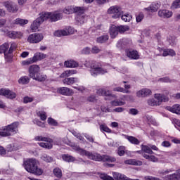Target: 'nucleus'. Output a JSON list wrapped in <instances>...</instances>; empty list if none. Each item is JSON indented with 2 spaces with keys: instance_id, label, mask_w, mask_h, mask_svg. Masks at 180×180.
Here are the masks:
<instances>
[{
  "instance_id": "f704fd0d",
  "label": "nucleus",
  "mask_w": 180,
  "mask_h": 180,
  "mask_svg": "<svg viewBox=\"0 0 180 180\" xmlns=\"http://www.w3.org/2000/svg\"><path fill=\"white\" fill-rule=\"evenodd\" d=\"M28 23L29 20L22 18H16L14 20V25H20V26H25V25H27Z\"/></svg>"
},
{
  "instance_id": "20e7f679",
  "label": "nucleus",
  "mask_w": 180,
  "mask_h": 180,
  "mask_svg": "<svg viewBox=\"0 0 180 180\" xmlns=\"http://www.w3.org/2000/svg\"><path fill=\"white\" fill-rule=\"evenodd\" d=\"M19 122H14L11 124L5 126L0 129L1 137H9V136H13L18 131Z\"/></svg>"
},
{
  "instance_id": "473e14b6",
  "label": "nucleus",
  "mask_w": 180,
  "mask_h": 180,
  "mask_svg": "<svg viewBox=\"0 0 180 180\" xmlns=\"http://www.w3.org/2000/svg\"><path fill=\"white\" fill-rule=\"evenodd\" d=\"M32 79H35L36 81H39V82H43L46 81V79H47V76L38 73L35 75L34 77H32Z\"/></svg>"
},
{
  "instance_id": "8fccbe9b",
  "label": "nucleus",
  "mask_w": 180,
  "mask_h": 180,
  "mask_svg": "<svg viewBox=\"0 0 180 180\" xmlns=\"http://www.w3.org/2000/svg\"><path fill=\"white\" fill-rule=\"evenodd\" d=\"M179 8H180V1L175 0L171 6V9H178Z\"/></svg>"
},
{
  "instance_id": "a211bd4d",
  "label": "nucleus",
  "mask_w": 180,
  "mask_h": 180,
  "mask_svg": "<svg viewBox=\"0 0 180 180\" xmlns=\"http://www.w3.org/2000/svg\"><path fill=\"white\" fill-rule=\"evenodd\" d=\"M126 54L131 60H139L140 58V55L136 50L129 49L126 51Z\"/></svg>"
},
{
  "instance_id": "f3484780",
  "label": "nucleus",
  "mask_w": 180,
  "mask_h": 180,
  "mask_svg": "<svg viewBox=\"0 0 180 180\" xmlns=\"http://www.w3.org/2000/svg\"><path fill=\"white\" fill-rule=\"evenodd\" d=\"M40 72V67L37 65H32L29 68L30 78H34L35 75H37Z\"/></svg>"
},
{
  "instance_id": "bb28decb",
  "label": "nucleus",
  "mask_w": 180,
  "mask_h": 180,
  "mask_svg": "<svg viewBox=\"0 0 180 180\" xmlns=\"http://www.w3.org/2000/svg\"><path fill=\"white\" fill-rule=\"evenodd\" d=\"M167 110H169V112H172V113H176L178 115L180 112V105L179 104H175L173 106H167L166 107Z\"/></svg>"
},
{
  "instance_id": "c9c22d12",
  "label": "nucleus",
  "mask_w": 180,
  "mask_h": 180,
  "mask_svg": "<svg viewBox=\"0 0 180 180\" xmlns=\"http://www.w3.org/2000/svg\"><path fill=\"white\" fill-rule=\"evenodd\" d=\"M103 162H116V158L115 157L103 155Z\"/></svg>"
},
{
  "instance_id": "c85d7f7f",
  "label": "nucleus",
  "mask_w": 180,
  "mask_h": 180,
  "mask_svg": "<svg viewBox=\"0 0 180 180\" xmlns=\"http://www.w3.org/2000/svg\"><path fill=\"white\" fill-rule=\"evenodd\" d=\"M75 82H78V79L77 77L65 78L63 80V83L65 85H72L73 84H75Z\"/></svg>"
},
{
  "instance_id": "423d86ee",
  "label": "nucleus",
  "mask_w": 180,
  "mask_h": 180,
  "mask_svg": "<svg viewBox=\"0 0 180 180\" xmlns=\"http://www.w3.org/2000/svg\"><path fill=\"white\" fill-rule=\"evenodd\" d=\"M130 30V27L127 25H120V26H116L115 25H112L110 26L109 32H110V36L112 39L116 38L117 34L120 33L121 34L124 33V32H128V30Z\"/></svg>"
},
{
  "instance_id": "39448f33",
  "label": "nucleus",
  "mask_w": 180,
  "mask_h": 180,
  "mask_svg": "<svg viewBox=\"0 0 180 180\" xmlns=\"http://www.w3.org/2000/svg\"><path fill=\"white\" fill-rule=\"evenodd\" d=\"M74 150L75 151L78 153V154H80V155H86V157H88L89 160H93L94 161H102L103 159V155H101V154L98 153H92L78 146L75 147Z\"/></svg>"
},
{
  "instance_id": "7c9ffc66",
  "label": "nucleus",
  "mask_w": 180,
  "mask_h": 180,
  "mask_svg": "<svg viewBox=\"0 0 180 180\" xmlns=\"http://www.w3.org/2000/svg\"><path fill=\"white\" fill-rule=\"evenodd\" d=\"M125 139L128 140L131 144H134L135 146H139V144H140V141L134 136L126 135Z\"/></svg>"
},
{
  "instance_id": "cd10ccee",
  "label": "nucleus",
  "mask_w": 180,
  "mask_h": 180,
  "mask_svg": "<svg viewBox=\"0 0 180 180\" xmlns=\"http://www.w3.org/2000/svg\"><path fill=\"white\" fill-rule=\"evenodd\" d=\"M74 74H77V70H68L66 71H64L60 75V78H68V77H71V75H74Z\"/></svg>"
},
{
  "instance_id": "6e6d98bb",
  "label": "nucleus",
  "mask_w": 180,
  "mask_h": 180,
  "mask_svg": "<svg viewBox=\"0 0 180 180\" xmlns=\"http://www.w3.org/2000/svg\"><path fill=\"white\" fill-rule=\"evenodd\" d=\"M33 101H34L33 97L25 96L23 98L24 103H30V102H33Z\"/></svg>"
},
{
  "instance_id": "680f3d73",
  "label": "nucleus",
  "mask_w": 180,
  "mask_h": 180,
  "mask_svg": "<svg viewBox=\"0 0 180 180\" xmlns=\"http://www.w3.org/2000/svg\"><path fill=\"white\" fill-rule=\"evenodd\" d=\"M147 119H148V123H150V124H153V126H157V122H155V120H154L150 117H147Z\"/></svg>"
},
{
  "instance_id": "412c9836",
  "label": "nucleus",
  "mask_w": 180,
  "mask_h": 180,
  "mask_svg": "<svg viewBox=\"0 0 180 180\" xmlns=\"http://www.w3.org/2000/svg\"><path fill=\"white\" fill-rule=\"evenodd\" d=\"M135 153H137L138 154H141L143 158L148 160V161H152V162H157V161H158V158H157L155 156L145 154L143 152V149H141V150H137Z\"/></svg>"
},
{
  "instance_id": "69168bd1",
  "label": "nucleus",
  "mask_w": 180,
  "mask_h": 180,
  "mask_svg": "<svg viewBox=\"0 0 180 180\" xmlns=\"http://www.w3.org/2000/svg\"><path fill=\"white\" fill-rule=\"evenodd\" d=\"M162 82H172V80L169 77H164L160 79Z\"/></svg>"
},
{
  "instance_id": "0eeeda50",
  "label": "nucleus",
  "mask_w": 180,
  "mask_h": 180,
  "mask_svg": "<svg viewBox=\"0 0 180 180\" xmlns=\"http://www.w3.org/2000/svg\"><path fill=\"white\" fill-rule=\"evenodd\" d=\"M155 98L156 101L154 98L148 100L149 106H160L162 102H168L169 101V98L164 94H155Z\"/></svg>"
},
{
  "instance_id": "5fc2aeb1",
  "label": "nucleus",
  "mask_w": 180,
  "mask_h": 180,
  "mask_svg": "<svg viewBox=\"0 0 180 180\" xmlns=\"http://www.w3.org/2000/svg\"><path fill=\"white\" fill-rule=\"evenodd\" d=\"M173 123H174L176 129H177V130L180 131V120L176 118H174V119H173Z\"/></svg>"
},
{
  "instance_id": "052dcab7",
  "label": "nucleus",
  "mask_w": 180,
  "mask_h": 180,
  "mask_svg": "<svg viewBox=\"0 0 180 180\" xmlns=\"http://www.w3.org/2000/svg\"><path fill=\"white\" fill-rule=\"evenodd\" d=\"M15 49H16V44L13 43L11 44L9 51H8V54H12L13 50H15Z\"/></svg>"
},
{
  "instance_id": "1a4fd4ad",
  "label": "nucleus",
  "mask_w": 180,
  "mask_h": 180,
  "mask_svg": "<svg viewBox=\"0 0 180 180\" xmlns=\"http://www.w3.org/2000/svg\"><path fill=\"white\" fill-rule=\"evenodd\" d=\"M44 58H46V55L43 53L38 52L34 53L32 58L22 61V65H29L30 64H33L34 63H37V61H40Z\"/></svg>"
},
{
  "instance_id": "603ef678",
  "label": "nucleus",
  "mask_w": 180,
  "mask_h": 180,
  "mask_svg": "<svg viewBox=\"0 0 180 180\" xmlns=\"http://www.w3.org/2000/svg\"><path fill=\"white\" fill-rule=\"evenodd\" d=\"M48 123L50 124V126H58V122H57V121H56V120H54L51 117L48 118Z\"/></svg>"
},
{
  "instance_id": "9d476101",
  "label": "nucleus",
  "mask_w": 180,
  "mask_h": 180,
  "mask_svg": "<svg viewBox=\"0 0 180 180\" xmlns=\"http://www.w3.org/2000/svg\"><path fill=\"white\" fill-rule=\"evenodd\" d=\"M91 68H92V70L91 72V75H96V74H106V72H108L106 69H103V68H102V65H100L99 63L95 62L94 63H91Z\"/></svg>"
},
{
  "instance_id": "aec40b11",
  "label": "nucleus",
  "mask_w": 180,
  "mask_h": 180,
  "mask_svg": "<svg viewBox=\"0 0 180 180\" xmlns=\"http://www.w3.org/2000/svg\"><path fill=\"white\" fill-rule=\"evenodd\" d=\"M4 6H6L8 12H12L13 13L18 12V6L13 4V2L6 1L4 2Z\"/></svg>"
},
{
  "instance_id": "f03ea898",
  "label": "nucleus",
  "mask_w": 180,
  "mask_h": 180,
  "mask_svg": "<svg viewBox=\"0 0 180 180\" xmlns=\"http://www.w3.org/2000/svg\"><path fill=\"white\" fill-rule=\"evenodd\" d=\"M23 165L27 172L34 174V175H43V170L38 167L39 161L37 160L34 158L27 159L24 161Z\"/></svg>"
},
{
  "instance_id": "4be33fe9",
  "label": "nucleus",
  "mask_w": 180,
  "mask_h": 180,
  "mask_svg": "<svg viewBox=\"0 0 180 180\" xmlns=\"http://www.w3.org/2000/svg\"><path fill=\"white\" fill-rule=\"evenodd\" d=\"M158 15L159 18H162L163 19L169 18L172 16V11L167 9H162L158 12Z\"/></svg>"
},
{
  "instance_id": "6e6552de",
  "label": "nucleus",
  "mask_w": 180,
  "mask_h": 180,
  "mask_svg": "<svg viewBox=\"0 0 180 180\" xmlns=\"http://www.w3.org/2000/svg\"><path fill=\"white\" fill-rule=\"evenodd\" d=\"M35 141H44L45 143H39V146L42 148H46L47 150H51L53 148V139L43 136H37L34 137Z\"/></svg>"
},
{
  "instance_id": "7ed1b4c3",
  "label": "nucleus",
  "mask_w": 180,
  "mask_h": 180,
  "mask_svg": "<svg viewBox=\"0 0 180 180\" xmlns=\"http://www.w3.org/2000/svg\"><path fill=\"white\" fill-rule=\"evenodd\" d=\"M86 11V8L85 7L68 6L63 10V12L64 13H66V15L77 13V15L75 18L76 20L80 23H84V20L85 19V15H84V13H85Z\"/></svg>"
},
{
  "instance_id": "13d9d810",
  "label": "nucleus",
  "mask_w": 180,
  "mask_h": 180,
  "mask_svg": "<svg viewBox=\"0 0 180 180\" xmlns=\"http://www.w3.org/2000/svg\"><path fill=\"white\" fill-rule=\"evenodd\" d=\"M101 50L98 46H94L91 49V53L93 54H98V53H101Z\"/></svg>"
},
{
  "instance_id": "ea45409f",
  "label": "nucleus",
  "mask_w": 180,
  "mask_h": 180,
  "mask_svg": "<svg viewBox=\"0 0 180 180\" xmlns=\"http://www.w3.org/2000/svg\"><path fill=\"white\" fill-rule=\"evenodd\" d=\"M166 180H180V174H174L166 177Z\"/></svg>"
},
{
  "instance_id": "dca6fc26",
  "label": "nucleus",
  "mask_w": 180,
  "mask_h": 180,
  "mask_svg": "<svg viewBox=\"0 0 180 180\" xmlns=\"http://www.w3.org/2000/svg\"><path fill=\"white\" fill-rule=\"evenodd\" d=\"M160 8H161V2L155 1L152 3L149 7L145 8L144 10L146 11V12H151L153 13L157 12Z\"/></svg>"
},
{
  "instance_id": "2eb2a0df",
  "label": "nucleus",
  "mask_w": 180,
  "mask_h": 180,
  "mask_svg": "<svg viewBox=\"0 0 180 180\" xmlns=\"http://www.w3.org/2000/svg\"><path fill=\"white\" fill-rule=\"evenodd\" d=\"M0 95L2 96H6V98H8V99H15V98H16V94L15 92L6 89H0Z\"/></svg>"
},
{
  "instance_id": "f8f14e48",
  "label": "nucleus",
  "mask_w": 180,
  "mask_h": 180,
  "mask_svg": "<svg viewBox=\"0 0 180 180\" xmlns=\"http://www.w3.org/2000/svg\"><path fill=\"white\" fill-rule=\"evenodd\" d=\"M108 15H112L111 17L113 19H117L122 16V11L120 8L117 6H112L110 7L108 10Z\"/></svg>"
},
{
  "instance_id": "e2e57ef3",
  "label": "nucleus",
  "mask_w": 180,
  "mask_h": 180,
  "mask_svg": "<svg viewBox=\"0 0 180 180\" xmlns=\"http://www.w3.org/2000/svg\"><path fill=\"white\" fill-rule=\"evenodd\" d=\"M5 25H6V19L0 18V29L4 27Z\"/></svg>"
},
{
  "instance_id": "6ab92c4d",
  "label": "nucleus",
  "mask_w": 180,
  "mask_h": 180,
  "mask_svg": "<svg viewBox=\"0 0 180 180\" xmlns=\"http://www.w3.org/2000/svg\"><path fill=\"white\" fill-rule=\"evenodd\" d=\"M58 94H60V95H65V96H71L72 95V89L68 87H60L57 89Z\"/></svg>"
},
{
  "instance_id": "0e129e2a",
  "label": "nucleus",
  "mask_w": 180,
  "mask_h": 180,
  "mask_svg": "<svg viewBox=\"0 0 180 180\" xmlns=\"http://www.w3.org/2000/svg\"><path fill=\"white\" fill-rule=\"evenodd\" d=\"M91 49H89V47H86L84 48L82 51V54H89L91 53Z\"/></svg>"
},
{
  "instance_id": "bf43d9fd",
  "label": "nucleus",
  "mask_w": 180,
  "mask_h": 180,
  "mask_svg": "<svg viewBox=\"0 0 180 180\" xmlns=\"http://www.w3.org/2000/svg\"><path fill=\"white\" fill-rule=\"evenodd\" d=\"M129 113L133 115H139V110L136 108H131L129 109Z\"/></svg>"
},
{
  "instance_id": "2f4dec72",
  "label": "nucleus",
  "mask_w": 180,
  "mask_h": 180,
  "mask_svg": "<svg viewBox=\"0 0 180 180\" xmlns=\"http://www.w3.org/2000/svg\"><path fill=\"white\" fill-rule=\"evenodd\" d=\"M65 67L67 68H75L78 67V63L72 60H67L65 62Z\"/></svg>"
},
{
  "instance_id": "4c0bfd02",
  "label": "nucleus",
  "mask_w": 180,
  "mask_h": 180,
  "mask_svg": "<svg viewBox=\"0 0 180 180\" xmlns=\"http://www.w3.org/2000/svg\"><path fill=\"white\" fill-rule=\"evenodd\" d=\"M37 115L40 117L42 122H45L47 120V113L44 111H39L37 112Z\"/></svg>"
},
{
  "instance_id": "79ce46f5",
  "label": "nucleus",
  "mask_w": 180,
  "mask_h": 180,
  "mask_svg": "<svg viewBox=\"0 0 180 180\" xmlns=\"http://www.w3.org/2000/svg\"><path fill=\"white\" fill-rule=\"evenodd\" d=\"M111 105L112 106H123V105H126V102L120 100H115L111 102Z\"/></svg>"
},
{
  "instance_id": "58836bf2",
  "label": "nucleus",
  "mask_w": 180,
  "mask_h": 180,
  "mask_svg": "<svg viewBox=\"0 0 180 180\" xmlns=\"http://www.w3.org/2000/svg\"><path fill=\"white\" fill-rule=\"evenodd\" d=\"M109 40V36L108 35H102L97 38V43H106Z\"/></svg>"
},
{
  "instance_id": "338daca9",
  "label": "nucleus",
  "mask_w": 180,
  "mask_h": 180,
  "mask_svg": "<svg viewBox=\"0 0 180 180\" xmlns=\"http://www.w3.org/2000/svg\"><path fill=\"white\" fill-rule=\"evenodd\" d=\"M167 51H168V54L169 56H171L172 57H174V56H176V53H175V51H174L173 49H167Z\"/></svg>"
},
{
  "instance_id": "3c124183",
  "label": "nucleus",
  "mask_w": 180,
  "mask_h": 180,
  "mask_svg": "<svg viewBox=\"0 0 180 180\" xmlns=\"http://www.w3.org/2000/svg\"><path fill=\"white\" fill-rule=\"evenodd\" d=\"M124 150H126L124 146H120L118 148L117 154L118 155H120V157L124 155V153H125Z\"/></svg>"
},
{
  "instance_id": "c756f323",
  "label": "nucleus",
  "mask_w": 180,
  "mask_h": 180,
  "mask_svg": "<svg viewBox=\"0 0 180 180\" xmlns=\"http://www.w3.org/2000/svg\"><path fill=\"white\" fill-rule=\"evenodd\" d=\"M141 148L143 153H144V154H147V155H153L151 154H154V152L153 150H151V148L147 145H141Z\"/></svg>"
},
{
  "instance_id": "393cba45",
  "label": "nucleus",
  "mask_w": 180,
  "mask_h": 180,
  "mask_svg": "<svg viewBox=\"0 0 180 180\" xmlns=\"http://www.w3.org/2000/svg\"><path fill=\"white\" fill-rule=\"evenodd\" d=\"M8 49H9V44L5 43L3 45L0 46V54L4 53L5 58H11V56L6 53L8 51Z\"/></svg>"
},
{
  "instance_id": "ddd939ff",
  "label": "nucleus",
  "mask_w": 180,
  "mask_h": 180,
  "mask_svg": "<svg viewBox=\"0 0 180 180\" xmlns=\"http://www.w3.org/2000/svg\"><path fill=\"white\" fill-rule=\"evenodd\" d=\"M97 95L99 96H108L110 101H112L113 98H116L117 96L115 94H111L110 91H106L105 89H99L96 91Z\"/></svg>"
},
{
  "instance_id": "b1692460",
  "label": "nucleus",
  "mask_w": 180,
  "mask_h": 180,
  "mask_svg": "<svg viewBox=\"0 0 180 180\" xmlns=\"http://www.w3.org/2000/svg\"><path fill=\"white\" fill-rule=\"evenodd\" d=\"M150 95H151V90L148 89H143L136 93V96H138V98H146V96Z\"/></svg>"
},
{
  "instance_id": "a878e982",
  "label": "nucleus",
  "mask_w": 180,
  "mask_h": 180,
  "mask_svg": "<svg viewBox=\"0 0 180 180\" xmlns=\"http://www.w3.org/2000/svg\"><path fill=\"white\" fill-rule=\"evenodd\" d=\"M124 164L127 165H136V166H140L143 165V162L141 160H137L136 159H129L124 161Z\"/></svg>"
},
{
  "instance_id": "4d7b16f0",
  "label": "nucleus",
  "mask_w": 180,
  "mask_h": 180,
  "mask_svg": "<svg viewBox=\"0 0 180 180\" xmlns=\"http://www.w3.org/2000/svg\"><path fill=\"white\" fill-rule=\"evenodd\" d=\"M136 22H141L143 19H144V14H143V13H140L136 15Z\"/></svg>"
},
{
  "instance_id": "5701e85b",
  "label": "nucleus",
  "mask_w": 180,
  "mask_h": 180,
  "mask_svg": "<svg viewBox=\"0 0 180 180\" xmlns=\"http://www.w3.org/2000/svg\"><path fill=\"white\" fill-rule=\"evenodd\" d=\"M8 36L10 39H22L23 37V33L22 32L9 31Z\"/></svg>"
},
{
  "instance_id": "37998d69",
  "label": "nucleus",
  "mask_w": 180,
  "mask_h": 180,
  "mask_svg": "<svg viewBox=\"0 0 180 180\" xmlns=\"http://www.w3.org/2000/svg\"><path fill=\"white\" fill-rule=\"evenodd\" d=\"M98 175H99L101 179H103V180H115V179H113V177H112L105 173H99Z\"/></svg>"
},
{
  "instance_id": "774afa93",
  "label": "nucleus",
  "mask_w": 180,
  "mask_h": 180,
  "mask_svg": "<svg viewBox=\"0 0 180 180\" xmlns=\"http://www.w3.org/2000/svg\"><path fill=\"white\" fill-rule=\"evenodd\" d=\"M87 101L89 102H95V101H96V98L95 97V96H90L89 97H88Z\"/></svg>"
},
{
  "instance_id": "de8ad7c7",
  "label": "nucleus",
  "mask_w": 180,
  "mask_h": 180,
  "mask_svg": "<svg viewBox=\"0 0 180 180\" xmlns=\"http://www.w3.org/2000/svg\"><path fill=\"white\" fill-rule=\"evenodd\" d=\"M132 18L131 15L127 13L122 15L121 19L122 20H124V22H130Z\"/></svg>"
},
{
  "instance_id": "864d4df0",
  "label": "nucleus",
  "mask_w": 180,
  "mask_h": 180,
  "mask_svg": "<svg viewBox=\"0 0 180 180\" xmlns=\"http://www.w3.org/2000/svg\"><path fill=\"white\" fill-rule=\"evenodd\" d=\"M84 137L89 141L90 143H95V138L94 136L88 134H84Z\"/></svg>"
},
{
  "instance_id": "49530a36",
  "label": "nucleus",
  "mask_w": 180,
  "mask_h": 180,
  "mask_svg": "<svg viewBox=\"0 0 180 180\" xmlns=\"http://www.w3.org/2000/svg\"><path fill=\"white\" fill-rule=\"evenodd\" d=\"M115 92H122V94H130V91L126 90L122 87L118 86L113 89Z\"/></svg>"
},
{
  "instance_id": "09e8293b",
  "label": "nucleus",
  "mask_w": 180,
  "mask_h": 180,
  "mask_svg": "<svg viewBox=\"0 0 180 180\" xmlns=\"http://www.w3.org/2000/svg\"><path fill=\"white\" fill-rule=\"evenodd\" d=\"M100 129L101 131H105V133H112V129L105 124H101L100 126Z\"/></svg>"
},
{
  "instance_id": "4468645a",
  "label": "nucleus",
  "mask_w": 180,
  "mask_h": 180,
  "mask_svg": "<svg viewBox=\"0 0 180 180\" xmlns=\"http://www.w3.org/2000/svg\"><path fill=\"white\" fill-rule=\"evenodd\" d=\"M74 33V29L69 27L68 30H57L54 32V36L56 37H61V36H68V34H72Z\"/></svg>"
},
{
  "instance_id": "f257e3e1",
  "label": "nucleus",
  "mask_w": 180,
  "mask_h": 180,
  "mask_svg": "<svg viewBox=\"0 0 180 180\" xmlns=\"http://www.w3.org/2000/svg\"><path fill=\"white\" fill-rule=\"evenodd\" d=\"M62 16L61 13L57 12L44 13L32 22L31 25V30L32 32H36V30L39 29L40 25H41L44 20H47V19H49L51 22H57V20H60Z\"/></svg>"
},
{
  "instance_id": "a18cd8bd",
  "label": "nucleus",
  "mask_w": 180,
  "mask_h": 180,
  "mask_svg": "<svg viewBox=\"0 0 180 180\" xmlns=\"http://www.w3.org/2000/svg\"><path fill=\"white\" fill-rule=\"evenodd\" d=\"M18 82L22 85H26V84H29V77L27 76L22 77L19 79Z\"/></svg>"
},
{
  "instance_id": "c03bdc74",
  "label": "nucleus",
  "mask_w": 180,
  "mask_h": 180,
  "mask_svg": "<svg viewBox=\"0 0 180 180\" xmlns=\"http://www.w3.org/2000/svg\"><path fill=\"white\" fill-rule=\"evenodd\" d=\"M53 174L57 178H61V176H63V172L61 171V169L58 167L53 169Z\"/></svg>"
},
{
  "instance_id": "e433bc0d",
  "label": "nucleus",
  "mask_w": 180,
  "mask_h": 180,
  "mask_svg": "<svg viewBox=\"0 0 180 180\" xmlns=\"http://www.w3.org/2000/svg\"><path fill=\"white\" fill-rule=\"evenodd\" d=\"M112 176H113L114 179H117V180H127V177H126V176H124V174H122L120 173H118V172H113Z\"/></svg>"
},
{
  "instance_id": "a19ab883",
  "label": "nucleus",
  "mask_w": 180,
  "mask_h": 180,
  "mask_svg": "<svg viewBox=\"0 0 180 180\" xmlns=\"http://www.w3.org/2000/svg\"><path fill=\"white\" fill-rule=\"evenodd\" d=\"M41 160L45 162H53V158L46 154L41 156Z\"/></svg>"
},
{
  "instance_id": "9b49d317",
  "label": "nucleus",
  "mask_w": 180,
  "mask_h": 180,
  "mask_svg": "<svg viewBox=\"0 0 180 180\" xmlns=\"http://www.w3.org/2000/svg\"><path fill=\"white\" fill-rule=\"evenodd\" d=\"M43 39H44V36H43V34L34 33L28 36L27 41L28 43H31L32 44H36L37 43H40V41H41Z\"/></svg>"
},
{
  "instance_id": "72a5a7b5",
  "label": "nucleus",
  "mask_w": 180,
  "mask_h": 180,
  "mask_svg": "<svg viewBox=\"0 0 180 180\" xmlns=\"http://www.w3.org/2000/svg\"><path fill=\"white\" fill-rule=\"evenodd\" d=\"M62 160L66 162H74V161H75V158L68 154H64L62 155Z\"/></svg>"
}]
</instances>
